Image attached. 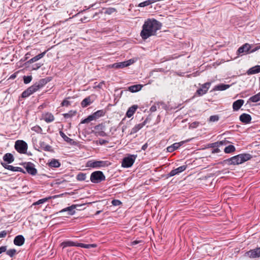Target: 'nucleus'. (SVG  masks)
Segmentation results:
<instances>
[{"label":"nucleus","instance_id":"obj_1","mask_svg":"<svg viewBox=\"0 0 260 260\" xmlns=\"http://www.w3.org/2000/svg\"><path fill=\"white\" fill-rule=\"evenodd\" d=\"M162 24L154 18L147 19L142 26L140 36L143 40L147 39L151 36H155L156 31L161 29Z\"/></svg>","mask_w":260,"mask_h":260},{"label":"nucleus","instance_id":"obj_2","mask_svg":"<svg viewBox=\"0 0 260 260\" xmlns=\"http://www.w3.org/2000/svg\"><path fill=\"white\" fill-rule=\"evenodd\" d=\"M251 158V155L249 154H241L231 158L224 160V162L229 165H239Z\"/></svg>","mask_w":260,"mask_h":260},{"label":"nucleus","instance_id":"obj_3","mask_svg":"<svg viewBox=\"0 0 260 260\" xmlns=\"http://www.w3.org/2000/svg\"><path fill=\"white\" fill-rule=\"evenodd\" d=\"M60 246H62L63 248H64L67 247L71 246H78L85 248H90L91 247H96V245L95 244H85L83 243H76L71 241H67L63 242L60 244Z\"/></svg>","mask_w":260,"mask_h":260},{"label":"nucleus","instance_id":"obj_4","mask_svg":"<svg viewBox=\"0 0 260 260\" xmlns=\"http://www.w3.org/2000/svg\"><path fill=\"white\" fill-rule=\"evenodd\" d=\"M105 180V176L101 171L93 172L90 176V180L92 182L98 183Z\"/></svg>","mask_w":260,"mask_h":260},{"label":"nucleus","instance_id":"obj_5","mask_svg":"<svg viewBox=\"0 0 260 260\" xmlns=\"http://www.w3.org/2000/svg\"><path fill=\"white\" fill-rule=\"evenodd\" d=\"M43 86V84H40L39 83H36L34 85H33L32 86L27 89L26 90L23 91L22 93V96L23 98L28 97L29 95H30L32 93L37 91L38 89H39L40 87H42Z\"/></svg>","mask_w":260,"mask_h":260},{"label":"nucleus","instance_id":"obj_6","mask_svg":"<svg viewBox=\"0 0 260 260\" xmlns=\"http://www.w3.org/2000/svg\"><path fill=\"white\" fill-rule=\"evenodd\" d=\"M15 149L20 153H24L26 151L27 144L22 140H17L15 144Z\"/></svg>","mask_w":260,"mask_h":260},{"label":"nucleus","instance_id":"obj_7","mask_svg":"<svg viewBox=\"0 0 260 260\" xmlns=\"http://www.w3.org/2000/svg\"><path fill=\"white\" fill-rule=\"evenodd\" d=\"M108 162L105 161H88L87 162V166L92 168L104 167L108 166Z\"/></svg>","mask_w":260,"mask_h":260},{"label":"nucleus","instance_id":"obj_8","mask_svg":"<svg viewBox=\"0 0 260 260\" xmlns=\"http://www.w3.org/2000/svg\"><path fill=\"white\" fill-rule=\"evenodd\" d=\"M47 51H45L42 53H41L37 55H36L35 57L31 58L29 60L27 61L24 63V65L25 67H29V64H32V63H35L37 61L42 57H43L45 54L46 53Z\"/></svg>","mask_w":260,"mask_h":260},{"label":"nucleus","instance_id":"obj_9","mask_svg":"<svg viewBox=\"0 0 260 260\" xmlns=\"http://www.w3.org/2000/svg\"><path fill=\"white\" fill-rule=\"evenodd\" d=\"M135 158L136 157L134 155H131L124 158L122 161V166L123 167L127 168L131 167L134 163Z\"/></svg>","mask_w":260,"mask_h":260},{"label":"nucleus","instance_id":"obj_10","mask_svg":"<svg viewBox=\"0 0 260 260\" xmlns=\"http://www.w3.org/2000/svg\"><path fill=\"white\" fill-rule=\"evenodd\" d=\"M251 48V46L248 44L245 43L242 46L239 48L237 50V55H239L242 53L248 54L249 53L250 49Z\"/></svg>","mask_w":260,"mask_h":260},{"label":"nucleus","instance_id":"obj_11","mask_svg":"<svg viewBox=\"0 0 260 260\" xmlns=\"http://www.w3.org/2000/svg\"><path fill=\"white\" fill-rule=\"evenodd\" d=\"M246 254L251 258L260 257V247L250 250Z\"/></svg>","mask_w":260,"mask_h":260},{"label":"nucleus","instance_id":"obj_12","mask_svg":"<svg viewBox=\"0 0 260 260\" xmlns=\"http://www.w3.org/2000/svg\"><path fill=\"white\" fill-rule=\"evenodd\" d=\"M209 87H210V82H206L203 85H202V86L201 88H200L197 91V93L199 95H202L204 94L205 93H206L207 92Z\"/></svg>","mask_w":260,"mask_h":260},{"label":"nucleus","instance_id":"obj_13","mask_svg":"<svg viewBox=\"0 0 260 260\" xmlns=\"http://www.w3.org/2000/svg\"><path fill=\"white\" fill-rule=\"evenodd\" d=\"M186 169V166H182L176 169L172 170L170 173V176H173L176 174H178L180 173H181L182 172L185 170Z\"/></svg>","mask_w":260,"mask_h":260},{"label":"nucleus","instance_id":"obj_14","mask_svg":"<svg viewBox=\"0 0 260 260\" xmlns=\"http://www.w3.org/2000/svg\"><path fill=\"white\" fill-rule=\"evenodd\" d=\"M25 169L27 172L31 174V175H36L37 174V171L34 168L33 165L32 164H27L25 166Z\"/></svg>","mask_w":260,"mask_h":260},{"label":"nucleus","instance_id":"obj_15","mask_svg":"<svg viewBox=\"0 0 260 260\" xmlns=\"http://www.w3.org/2000/svg\"><path fill=\"white\" fill-rule=\"evenodd\" d=\"M24 242V238L21 235L16 236L14 240V243L17 246H21Z\"/></svg>","mask_w":260,"mask_h":260},{"label":"nucleus","instance_id":"obj_16","mask_svg":"<svg viewBox=\"0 0 260 260\" xmlns=\"http://www.w3.org/2000/svg\"><path fill=\"white\" fill-rule=\"evenodd\" d=\"M2 165L5 168L12 171L21 172L22 171V169L21 168L15 167L9 165L8 164L5 162H2Z\"/></svg>","mask_w":260,"mask_h":260},{"label":"nucleus","instance_id":"obj_17","mask_svg":"<svg viewBox=\"0 0 260 260\" xmlns=\"http://www.w3.org/2000/svg\"><path fill=\"white\" fill-rule=\"evenodd\" d=\"M43 119L47 122H51L54 120L53 115L49 113L43 114Z\"/></svg>","mask_w":260,"mask_h":260},{"label":"nucleus","instance_id":"obj_18","mask_svg":"<svg viewBox=\"0 0 260 260\" xmlns=\"http://www.w3.org/2000/svg\"><path fill=\"white\" fill-rule=\"evenodd\" d=\"M183 142L180 143H176L172 145L167 147V151L169 152H173L175 150L178 149L183 144Z\"/></svg>","mask_w":260,"mask_h":260},{"label":"nucleus","instance_id":"obj_19","mask_svg":"<svg viewBox=\"0 0 260 260\" xmlns=\"http://www.w3.org/2000/svg\"><path fill=\"white\" fill-rule=\"evenodd\" d=\"M240 119L242 122L248 123L250 121L251 118L249 114L244 113L240 116Z\"/></svg>","mask_w":260,"mask_h":260},{"label":"nucleus","instance_id":"obj_20","mask_svg":"<svg viewBox=\"0 0 260 260\" xmlns=\"http://www.w3.org/2000/svg\"><path fill=\"white\" fill-rule=\"evenodd\" d=\"M77 206V205H72L70 207L66 208L61 210L60 211V212L68 211V212H69V214L70 215H73L75 213V211L74 210V209L76 208Z\"/></svg>","mask_w":260,"mask_h":260},{"label":"nucleus","instance_id":"obj_21","mask_svg":"<svg viewBox=\"0 0 260 260\" xmlns=\"http://www.w3.org/2000/svg\"><path fill=\"white\" fill-rule=\"evenodd\" d=\"M260 72V66L257 65L249 69L247 71L248 75L254 74Z\"/></svg>","mask_w":260,"mask_h":260},{"label":"nucleus","instance_id":"obj_22","mask_svg":"<svg viewBox=\"0 0 260 260\" xmlns=\"http://www.w3.org/2000/svg\"><path fill=\"white\" fill-rule=\"evenodd\" d=\"M244 104L243 100H238L233 103V107L234 110H238Z\"/></svg>","mask_w":260,"mask_h":260},{"label":"nucleus","instance_id":"obj_23","mask_svg":"<svg viewBox=\"0 0 260 260\" xmlns=\"http://www.w3.org/2000/svg\"><path fill=\"white\" fill-rule=\"evenodd\" d=\"M142 87V85L137 84L128 87V90L132 92H135L140 91Z\"/></svg>","mask_w":260,"mask_h":260},{"label":"nucleus","instance_id":"obj_24","mask_svg":"<svg viewBox=\"0 0 260 260\" xmlns=\"http://www.w3.org/2000/svg\"><path fill=\"white\" fill-rule=\"evenodd\" d=\"M144 125V124H143V123H139V124L136 125L132 129L129 135H133V134L136 133L140 129H141L143 127Z\"/></svg>","mask_w":260,"mask_h":260},{"label":"nucleus","instance_id":"obj_25","mask_svg":"<svg viewBox=\"0 0 260 260\" xmlns=\"http://www.w3.org/2000/svg\"><path fill=\"white\" fill-rule=\"evenodd\" d=\"M137 108L138 106L136 105H134L130 107L126 112L127 116L128 117H131L132 116H133L134 113L135 112L136 110H137Z\"/></svg>","mask_w":260,"mask_h":260},{"label":"nucleus","instance_id":"obj_26","mask_svg":"<svg viewBox=\"0 0 260 260\" xmlns=\"http://www.w3.org/2000/svg\"><path fill=\"white\" fill-rule=\"evenodd\" d=\"M3 159L5 161H7L8 164L11 163L14 161V157L12 154L7 153L4 157Z\"/></svg>","mask_w":260,"mask_h":260},{"label":"nucleus","instance_id":"obj_27","mask_svg":"<svg viewBox=\"0 0 260 260\" xmlns=\"http://www.w3.org/2000/svg\"><path fill=\"white\" fill-rule=\"evenodd\" d=\"M109 67L117 69H122L125 67L124 62H116L109 65Z\"/></svg>","mask_w":260,"mask_h":260},{"label":"nucleus","instance_id":"obj_28","mask_svg":"<svg viewBox=\"0 0 260 260\" xmlns=\"http://www.w3.org/2000/svg\"><path fill=\"white\" fill-rule=\"evenodd\" d=\"M59 134H60V136L67 142H68L71 144H73L74 142L73 139H72L69 138L68 136H67L62 131H60Z\"/></svg>","mask_w":260,"mask_h":260},{"label":"nucleus","instance_id":"obj_29","mask_svg":"<svg viewBox=\"0 0 260 260\" xmlns=\"http://www.w3.org/2000/svg\"><path fill=\"white\" fill-rule=\"evenodd\" d=\"M60 165L59 162L55 159H52L49 163V166L51 167L58 168Z\"/></svg>","mask_w":260,"mask_h":260},{"label":"nucleus","instance_id":"obj_30","mask_svg":"<svg viewBox=\"0 0 260 260\" xmlns=\"http://www.w3.org/2000/svg\"><path fill=\"white\" fill-rule=\"evenodd\" d=\"M43 65V63L38 62V63H32V64H29V67H27V68H31L32 70H37L39 69Z\"/></svg>","mask_w":260,"mask_h":260},{"label":"nucleus","instance_id":"obj_31","mask_svg":"<svg viewBox=\"0 0 260 260\" xmlns=\"http://www.w3.org/2000/svg\"><path fill=\"white\" fill-rule=\"evenodd\" d=\"M105 114V112L103 110H99L95 113H94L92 116L94 118V119L99 118L103 116Z\"/></svg>","mask_w":260,"mask_h":260},{"label":"nucleus","instance_id":"obj_32","mask_svg":"<svg viewBox=\"0 0 260 260\" xmlns=\"http://www.w3.org/2000/svg\"><path fill=\"white\" fill-rule=\"evenodd\" d=\"M153 3H154V1L153 0H147V1H144L143 2L140 3L138 5V7H146V6L151 5V4H152Z\"/></svg>","mask_w":260,"mask_h":260},{"label":"nucleus","instance_id":"obj_33","mask_svg":"<svg viewBox=\"0 0 260 260\" xmlns=\"http://www.w3.org/2000/svg\"><path fill=\"white\" fill-rule=\"evenodd\" d=\"M230 86L229 85H225L222 84L215 86L214 89L217 90H224L228 88Z\"/></svg>","mask_w":260,"mask_h":260},{"label":"nucleus","instance_id":"obj_34","mask_svg":"<svg viewBox=\"0 0 260 260\" xmlns=\"http://www.w3.org/2000/svg\"><path fill=\"white\" fill-rule=\"evenodd\" d=\"M90 103H91V99L89 97H88L82 101L81 103V105L82 107H85L89 105Z\"/></svg>","mask_w":260,"mask_h":260},{"label":"nucleus","instance_id":"obj_35","mask_svg":"<svg viewBox=\"0 0 260 260\" xmlns=\"http://www.w3.org/2000/svg\"><path fill=\"white\" fill-rule=\"evenodd\" d=\"M249 100L252 102H257L260 101V92L257 94L251 96Z\"/></svg>","mask_w":260,"mask_h":260},{"label":"nucleus","instance_id":"obj_36","mask_svg":"<svg viewBox=\"0 0 260 260\" xmlns=\"http://www.w3.org/2000/svg\"><path fill=\"white\" fill-rule=\"evenodd\" d=\"M235 151V148L233 145H229L224 148V152L226 153H230Z\"/></svg>","mask_w":260,"mask_h":260},{"label":"nucleus","instance_id":"obj_37","mask_svg":"<svg viewBox=\"0 0 260 260\" xmlns=\"http://www.w3.org/2000/svg\"><path fill=\"white\" fill-rule=\"evenodd\" d=\"M116 11V10L114 8H108L105 9L104 13L105 14L110 15Z\"/></svg>","mask_w":260,"mask_h":260},{"label":"nucleus","instance_id":"obj_38","mask_svg":"<svg viewBox=\"0 0 260 260\" xmlns=\"http://www.w3.org/2000/svg\"><path fill=\"white\" fill-rule=\"evenodd\" d=\"M51 198L52 197H49L48 198H44V199L39 200L37 202L34 203V205H40V204H43V203H45V202L47 201L49 199H51Z\"/></svg>","mask_w":260,"mask_h":260},{"label":"nucleus","instance_id":"obj_39","mask_svg":"<svg viewBox=\"0 0 260 260\" xmlns=\"http://www.w3.org/2000/svg\"><path fill=\"white\" fill-rule=\"evenodd\" d=\"M94 118L91 115L89 116L87 118L84 119L83 120L81 121V123H87L89 122L90 121L94 120Z\"/></svg>","mask_w":260,"mask_h":260},{"label":"nucleus","instance_id":"obj_40","mask_svg":"<svg viewBox=\"0 0 260 260\" xmlns=\"http://www.w3.org/2000/svg\"><path fill=\"white\" fill-rule=\"evenodd\" d=\"M94 118L91 115L89 116L87 118L84 119L83 120L81 121V123H87L89 122L90 121L94 120Z\"/></svg>","mask_w":260,"mask_h":260},{"label":"nucleus","instance_id":"obj_41","mask_svg":"<svg viewBox=\"0 0 260 260\" xmlns=\"http://www.w3.org/2000/svg\"><path fill=\"white\" fill-rule=\"evenodd\" d=\"M135 61V60L134 59H130L127 61H124V63L125 67H127L133 63H134Z\"/></svg>","mask_w":260,"mask_h":260},{"label":"nucleus","instance_id":"obj_42","mask_svg":"<svg viewBox=\"0 0 260 260\" xmlns=\"http://www.w3.org/2000/svg\"><path fill=\"white\" fill-rule=\"evenodd\" d=\"M16 250L12 249L7 251V254L11 257L13 256L16 253Z\"/></svg>","mask_w":260,"mask_h":260},{"label":"nucleus","instance_id":"obj_43","mask_svg":"<svg viewBox=\"0 0 260 260\" xmlns=\"http://www.w3.org/2000/svg\"><path fill=\"white\" fill-rule=\"evenodd\" d=\"M219 120V117L217 115L211 116L209 118L210 122H215Z\"/></svg>","mask_w":260,"mask_h":260},{"label":"nucleus","instance_id":"obj_44","mask_svg":"<svg viewBox=\"0 0 260 260\" xmlns=\"http://www.w3.org/2000/svg\"><path fill=\"white\" fill-rule=\"evenodd\" d=\"M75 114H76L75 111H70V112H69L68 113L64 114L63 115L65 118H69V117H72V116L75 115Z\"/></svg>","mask_w":260,"mask_h":260},{"label":"nucleus","instance_id":"obj_45","mask_svg":"<svg viewBox=\"0 0 260 260\" xmlns=\"http://www.w3.org/2000/svg\"><path fill=\"white\" fill-rule=\"evenodd\" d=\"M23 81L24 82H29L31 81L32 80L31 76H24L23 77Z\"/></svg>","mask_w":260,"mask_h":260},{"label":"nucleus","instance_id":"obj_46","mask_svg":"<svg viewBox=\"0 0 260 260\" xmlns=\"http://www.w3.org/2000/svg\"><path fill=\"white\" fill-rule=\"evenodd\" d=\"M31 129L37 133H40L42 131L41 128L39 126H35L32 127Z\"/></svg>","mask_w":260,"mask_h":260},{"label":"nucleus","instance_id":"obj_47","mask_svg":"<svg viewBox=\"0 0 260 260\" xmlns=\"http://www.w3.org/2000/svg\"><path fill=\"white\" fill-rule=\"evenodd\" d=\"M70 104V102L67 100H64L61 103V105L62 106H68Z\"/></svg>","mask_w":260,"mask_h":260},{"label":"nucleus","instance_id":"obj_48","mask_svg":"<svg viewBox=\"0 0 260 260\" xmlns=\"http://www.w3.org/2000/svg\"><path fill=\"white\" fill-rule=\"evenodd\" d=\"M121 202L119 200H114L112 201V204L114 206H118L121 204Z\"/></svg>","mask_w":260,"mask_h":260},{"label":"nucleus","instance_id":"obj_49","mask_svg":"<svg viewBox=\"0 0 260 260\" xmlns=\"http://www.w3.org/2000/svg\"><path fill=\"white\" fill-rule=\"evenodd\" d=\"M259 48H260V46H256V47H254L253 49H250V51H249V53H253V52L258 50Z\"/></svg>","mask_w":260,"mask_h":260},{"label":"nucleus","instance_id":"obj_50","mask_svg":"<svg viewBox=\"0 0 260 260\" xmlns=\"http://www.w3.org/2000/svg\"><path fill=\"white\" fill-rule=\"evenodd\" d=\"M7 233L5 231H2L0 233V238H4L7 235Z\"/></svg>","mask_w":260,"mask_h":260},{"label":"nucleus","instance_id":"obj_51","mask_svg":"<svg viewBox=\"0 0 260 260\" xmlns=\"http://www.w3.org/2000/svg\"><path fill=\"white\" fill-rule=\"evenodd\" d=\"M18 73H15L14 74H12V75H11V76L9 77V79H11V80H14L15 79V78L17 76V75L18 74Z\"/></svg>","mask_w":260,"mask_h":260},{"label":"nucleus","instance_id":"obj_52","mask_svg":"<svg viewBox=\"0 0 260 260\" xmlns=\"http://www.w3.org/2000/svg\"><path fill=\"white\" fill-rule=\"evenodd\" d=\"M7 250V247L6 246H2L0 247V254L2 253L3 252L6 251Z\"/></svg>","mask_w":260,"mask_h":260},{"label":"nucleus","instance_id":"obj_53","mask_svg":"<svg viewBox=\"0 0 260 260\" xmlns=\"http://www.w3.org/2000/svg\"><path fill=\"white\" fill-rule=\"evenodd\" d=\"M85 178V176L83 174L79 175L78 176V179L79 180H84Z\"/></svg>","mask_w":260,"mask_h":260},{"label":"nucleus","instance_id":"obj_54","mask_svg":"<svg viewBox=\"0 0 260 260\" xmlns=\"http://www.w3.org/2000/svg\"><path fill=\"white\" fill-rule=\"evenodd\" d=\"M108 142L107 141L105 140H103V139L99 140V144L101 145L105 144L106 143H107Z\"/></svg>","mask_w":260,"mask_h":260},{"label":"nucleus","instance_id":"obj_55","mask_svg":"<svg viewBox=\"0 0 260 260\" xmlns=\"http://www.w3.org/2000/svg\"><path fill=\"white\" fill-rule=\"evenodd\" d=\"M156 110H157V108H156V105L152 106L150 109V111H151L152 112H155V111H156Z\"/></svg>","mask_w":260,"mask_h":260},{"label":"nucleus","instance_id":"obj_56","mask_svg":"<svg viewBox=\"0 0 260 260\" xmlns=\"http://www.w3.org/2000/svg\"><path fill=\"white\" fill-rule=\"evenodd\" d=\"M141 241H139V240H135V241H134L133 242H132L131 243V245H135L136 244H137L138 243H141Z\"/></svg>","mask_w":260,"mask_h":260},{"label":"nucleus","instance_id":"obj_57","mask_svg":"<svg viewBox=\"0 0 260 260\" xmlns=\"http://www.w3.org/2000/svg\"><path fill=\"white\" fill-rule=\"evenodd\" d=\"M98 134L100 136H102V137H105V136H107L106 134L104 132H99Z\"/></svg>","mask_w":260,"mask_h":260},{"label":"nucleus","instance_id":"obj_58","mask_svg":"<svg viewBox=\"0 0 260 260\" xmlns=\"http://www.w3.org/2000/svg\"><path fill=\"white\" fill-rule=\"evenodd\" d=\"M30 53L28 52L25 55V57H24V61H25L30 56Z\"/></svg>","mask_w":260,"mask_h":260},{"label":"nucleus","instance_id":"obj_59","mask_svg":"<svg viewBox=\"0 0 260 260\" xmlns=\"http://www.w3.org/2000/svg\"><path fill=\"white\" fill-rule=\"evenodd\" d=\"M81 21L83 22H86L89 21V20H87V18L86 17H84L83 18H81Z\"/></svg>","mask_w":260,"mask_h":260},{"label":"nucleus","instance_id":"obj_60","mask_svg":"<svg viewBox=\"0 0 260 260\" xmlns=\"http://www.w3.org/2000/svg\"><path fill=\"white\" fill-rule=\"evenodd\" d=\"M197 124H198V123H197V122H193V123H192L190 124V126H191V127H196V126H197Z\"/></svg>","mask_w":260,"mask_h":260},{"label":"nucleus","instance_id":"obj_61","mask_svg":"<svg viewBox=\"0 0 260 260\" xmlns=\"http://www.w3.org/2000/svg\"><path fill=\"white\" fill-rule=\"evenodd\" d=\"M148 145L147 143L145 144L142 147V149L145 150L147 148Z\"/></svg>","mask_w":260,"mask_h":260},{"label":"nucleus","instance_id":"obj_62","mask_svg":"<svg viewBox=\"0 0 260 260\" xmlns=\"http://www.w3.org/2000/svg\"><path fill=\"white\" fill-rule=\"evenodd\" d=\"M50 149H51V147L49 145H47L45 148V149L46 150H48V151H50Z\"/></svg>","mask_w":260,"mask_h":260},{"label":"nucleus","instance_id":"obj_63","mask_svg":"<svg viewBox=\"0 0 260 260\" xmlns=\"http://www.w3.org/2000/svg\"><path fill=\"white\" fill-rule=\"evenodd\" d=\"M103 85V82H100L98 85H97V87L99 88H102V86Z\"/></svg>","mask_w":260,"mask_h":260},{"label":"nucleus","instance_id":"obj_64","mask_svg":"<svg viewBox=\"0 0 260 260\" xmlns=\"http://www.w3.org/2000/svg\"><path fill=\"white\" fill-rule=\"evenodd\" d=\"M40 81H43V82H44V81H47V80H46V78H44V79H42L40 80Z\"/></svg>","mask_w":260,"mask_h":260}]
</instances>
